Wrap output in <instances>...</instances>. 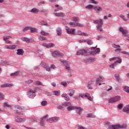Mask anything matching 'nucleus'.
<instances>
[{"instance_id":"obj_59","label":"nucleus","mask_w":129,"mask_h":129,"mask_svg":"<svg viewBox=\"0 0 129 129\" xmlns=\"http://www.w3.org/2000/svg\"><path fill=\"white\" fill-rule=\"evenodd\" d=\"M61 85H63L64 87L67 86V83L66 82H62L61 83Z\"/></svg>"},{"instance_id":"obj_19","label":"nucleus","mask_w":129,"mask_h":129,"mask_svg":"<svg viewBox=\"0 0 129 129\" xmlns=\"http://www.w3.org/2000/svg\"><path fill=\"white\" fill-rule=\"evenodd\" d=\"M108 129H119V126L118 124L110 125L108 126Z\"/></svg>"},{"instance_id":"obj_33","label":"nucleus","mask_w":129,"mask_h":129,"mask_svg":"<svg viewBox=\"0 0 129 129\" xmlns=\"http://www.w3.org/2000/svg\"><path fill=\"white\" fill-rule=\"evenodd\" d=\"M76 107L74 106H69L67 107V109L68 111H71V110H74Z\"/></svg>"},{"instance_id":"obj_46","label":"nucleus","mask_w":129,"mask_h":129,"mask_svg":"<svg viewBox=\"0 0 129 129\" xmlns=\"http://www.w3.org/2000/svg\"><path fill=\"white\" fill-rule=\"evenodd\" d=\"M4 107H5V108L10 107V105H9V103L8 102H6L4 103Z\"/></svg>"},{"instance_id":"obj_25","label":"nucleus","mask_w":129,"mask_h":129,"mask_svg":"<svg viewBox=\"0 0 129 129\" xmlns=\"http://www.w3.org/2000/svg\"><path fill=\"white\" fill-rule=\"evenodd\" d=\"M13 86V84H4L2 85H1V87L2 88H5V87H12Z\"/></svg>"},{"instance_id":"obj_60","label":"nucleus","mask_w":129,"mask_h":129,"mask_svg":"<svg viewBox=\"0 0 129 129\" xmlns=\"http://www.w3.org/2000/svg\"><path fill=\"white\" fill-rule=\"evenodd\" d=\"M88 45H92L93 44V42H92V40H88L87 42Z\"/></svg>"},{"instance_id":"obj_5","label":"nucleus","mask_w":129,"mask_h":129,"mask_svg":"<svg viewBox=\"0 0 129 129\" xmlns=\"http://www.w3.org/2000/svg\"><path fill=\"white\" fill-rule=\"evenodd\" d=\"M48 116H49V115L46 114L42 117L40 122V124L42 126H44L45 125V121H48Z\"/></svg>"},{"instance_id":"obj_39","label":"nucleus","mask_w":129,"mask_h":129,"mask_svg":"<svg viewBox=\"0 0 129 129\" xmlns=\"http://www.w3.org/2000/svg\"><path fill=\"white\" fill-rule=\"evenodd\" d=\"M41 104L42 106H46L48 104V102L47 101H43L41 102Z\"/></svg>"},{"instance_id":"obj_63","label":"nucleus","mask_w":129,"mask_h":129,"mask_svg":"<svg viewBox=\"0 0 129 129\" xmlns=\"http://www.w3.org/2000/svg\"><path fill=\"white\" fill-rule=\"evenodd\" d=\"M78 129H86L84 127H83V126H82L81 125H78Z\"/></svg>"},{"instance_id":"obj_12","label":"nucleus","mask_w":129,"mask_h":129,"mask_svg":"<svg viewBox=\"0 0 129 129\" xmlns=\"http://www.w3.org/2000/svg\"><path fill=\"white\" fill-rule=\"evenodd\" d=\"M87 53V50L85 49H81L77 51V55L79 56V55H85Z\"/></svg>"},{"instance_id":"obj_15","label":"nucleus","mask_w":129,"mask_h":129,"mask_svg":"<svg viewBox=\"0 0 129 129\" xmlns=\"http://www.w3.org/2000/svg\"><path fill=\"white\" fill-rule=\"evenodd\" d=\"M47 120L49 122H53V121H58V120H59V117H52L51 118H48Z\"/></svg>"},{"instance_id":"obj_11","label":"nucleus","mask_w":129,"mask_h":129,"mask_svg":"<svg viewBox=\"0 0 129 129\" xmlns=\"http://www.w3.org/2000/svg\"><path fill=\"white\" fill-rule=\"evenodd\" d=\"M5 49H9L10 50H15L17 48V45L11 44L10 45H6L4 47Z\"/></svg>"},{"instance_id":"obj_43","label":"nucleus","mask_w":129,"mask_h":129,"mask_svg":"<svg viewBox=\"0 0 129 129\" xmlns=\"http://www.w3.org/2000/svg\"><path fill=\"white\" fill-rule=\"evenodd\" d=\"M62 105L63 107H67V106H69V102H64L62 104Z\"/></svg>"},{"instance_id":"obj_21","label":"nucleus","mask_w":129,"mask_h":129,"mask_svg":"<svg viewBox=\"0 0 129 129\" xmlns=\"http://www.w3.org/2000/svg\"><path fill=\"white\" fill-rule=\"evenodd\" d=\"M24 53H25V51H24V50L22 49H17V55L23 56V55H24Z\"/></svg>"},{"instance_id":"obj_3","label":"nucleus","mask_w":129,"mask_h":129,"mask_svg":"<svg viewBox=\"0 0 129 129\" xmlns=\"http://www.w3.org/2000/svg\"><path fill=\"white\" fill-rule=\"evenodd\" d=\"M119 31L120 32V33H121L122 36H124V37L127 38V39L129 38L128 31H127V30L121 27L119 28Z\"/></svg>"},{"instance_id":"obj_36","label":"nucleus","mask_w":129,"mask_h":129,"mask_svg":"<svg viewBox=\"0 0 129 129\" xmlns=\"http://www.w3.org/2000/svg\"><path fill=\"white\" fill-rule=\"evenodd\" d=\"M31 13H35V14H38L39 13V10L36 8H33L31 10Z\"/></svg>"},{"instance_id":"obj_38","label":"nucleus","mask_w":129,"mask_h":129,"mask_svg":"<svg viewBox=\"0 0 129 129\" xmlns=\"http://www.w3.org/2000/svg\"><path fill=\"white\" fill-rule=\"evenodd\" d=\"M38 38L40 41H45L47 40V38L46 37H43L42 36H39Z\"/></svg>"},{"instance_id":"obj_20","label":"nucleus","mask_w":129,"mask_h":129,"mask_svg":"<svg viewBox=\"0 0 129 129\" xmlns=\"http://www.w3.org/2000/svg\"><path fill=\"white\" fill-rule=\"evenodd\" d=\"M15 120L17 122H24V121H26V119L20 117H16L15 118Z\"/></svg>"},{"instance_id":"obj_44","label":"nucleus","mask_w":129,"mask_h":129,"mask_svg":"<svg viewBox=\"0 0 129 129\" xmlns=\"http://www.w3.org/2000/svg\"><path fill=\"white\" fill-rule=\"evenodd\" d=\"M31 83H33V80H29L25 82V84H31Z\"/></svg>"},{"instance_id":"obj_47","label":"nucleus","mask_w":129,"mask_h":129,"mask_svg":"<svg viewBox=\"0 0 129 129\" xmlns=\"http://www.w3.org/2000/svg\"><path fill=\"white\" fill-rule=\"evenodd\" d=\"M87 117H93V118H95L96 116L94 115H92V114H88L87 115Z\"/></svg>"},{"instance_id":"obj_48","label":"nucleus","mask_w":129,"mask_h":129,"mask_svg":"<svg viewBox=\"0 0 129 129\" xmlns=\"http://www.w3.org/2000/svg\"><path fill=\"white\" fill-rule=\"evenodd\" d=\"M92 8H93V6H92V5H89L86 7V9L87 10H91V9H92Z\"/></svg>"},{"instance_id":"obj_4","label":"nucleus","mask_w":129,"mask_h":129,"mask_svg":"<svg viewBox=\"0 0 129 129\" xmlns=\"http://www.w3.org/2000/svg\"><path fill=\"white\" fill-rule=\"evenodd\" d=\"M28 96L29 98H34L36 96V90L30 89L28 92Z\"/></svg>"},{"instance_id":"obj_17","label":"nucleus","mask_w":129,"mask_h":129,"mask_svg":"<svg viewBox=\"0 0 129 129\" xmlns=\"http://www.w3.org/2000/svg\"><path fill=\"white\" fill-rule=\"evenodd\" d=\"M75 93V90H74V89L69 90L68 95H69V96H71V97L74 96Z\"/></svg>"},{"instance_id":"obj_31","label":"nucleus","mask_w":129,"mask_h":129,"mask_svg":"<svg viewBox=\"0 0 129 129\" xmlns=\"http://www.w3.org/2000/svg\"><path fill=\"white\" fill-rule=\"evenodd\" d=\"M119 126V129H125L126 127H127V125L125 124H123V125H120V124H118Z\"/></svg>"},{"instance_id":"obj_37","label":"nucleus","mask_w":129,"mask_h":129,"mask_svg":"<svg viewBox=\"0 0 129 129\" xmlns=\"http://www.w3.org/2000/svg\"><path fill=\"white\" fill-rule=\"evenodd\" d=\"M43 36H49V33L45 32L44 30L41 31L40 32Z\"/></svg>"},{"instance_id":"obj_64","label":"nucleus","mask_w":129,"mask_h":129,"mask_svg":"<svg viewBox=\"0 0 129 129\" xmlns=\"http://www.w3.org/2000/svg\"><path fill=\"white\" fill-rule=\"evenodd\" d=\"M58 109H63L64 108V107L62 105H59L57 107Z\"/></svg>"},{"instance_id":"obj_23","label":"nucleus","mask_w":129,"mask_h":129,"mask_svg":"<svg viewBox=\"0 0 129 129\" xmlns=\"http://www.w3.org/2000/svg\"><path fill=\"white\" fill-rule=\"evenodd\" d=\"M54 15H55L56 17H64L65 16V14L63 12L55 13Z\"/></svg>"},{"instance_id":"obj_58","label":"nucleus","mask_w":129,"mask_h":129,"mask_svg":"<svg viewBox=\"0 0 129 129\" xmlns=\"http://www.w3.org/2000/svg\"><path fill=\"white\" fill-rule=\"evenodd\" d=\"M55 8H57L58 10H62V9H63V8H62V7H61V6L58 5H56L55 6Z\"/></svg>"},{"instance_id":"obj_6","label":"nucleus","mask_w":129,"mask_h":129,"mask_svg":"<svg viewBox=\"0 0 129 129\" xmlns=\"http://www.w3.org/2000/svg\"><path fill=\"white\" fill-rule=\"evenodd\" d=\"M70 25L73 27V28H75V27H84V25L82 24H80L78 22H70Z\"/></svg>"},{"instance_id":"obj_10","label":"nucleus","mask_w":129,"mask_h":129,"mask_svg":"<svg viewBox=\"0 0 129 129\" xmlns=\"http://www.w3.org/2000/svg\"><path fill=\"white\" fill-rule=\"evenodd\" d=\"M11 38H12V36H11L6 35L3 37V40L6 44H12V41L9 40V39Z\"/></svg>"},{"instance_id":"obj_18","label":"nucleus","mask_w":129,"mask_h":129,"mask_svg":"<svg viewBox=\"0 0 129 129\" xmlns=\"http://www.w3.org/2000/svg\"><path fill=\"white\" fill-rule=\"evenodd\" d=\"M75 109H77V113H78V114H81L82 111H83V108L81 107H76Z\"/></svg>"},{"instance_id":"obj_45","label":"nucleus","mask_w":129,"mask_h":129,"mask_svg":"<svg viewBox=\"0 0 129 129\" xmlns=\"http://www.w3.org/2000/svg\"><path fill=\"white\" fill-rule=\"evenodd\" d=\"M93 49L96 53H99V52H100V49L99 48L93 47Z\"/></svg>"},{"instance_id":"obj_14","label":"nucleus","mask_w":129,"mask_h":129,"mask_svg":"<svg viewBox=\"0 0 129 129\" xmlns=\"http://www.w3.org/2000/svg\"><path fill=\"white\" fill-rule=\"evenodd\" d=\"M41 66L45 68L46 71H48V72H50V71H51V69H50V67L47 66V63H46L45 62H42L41 63Z\"/></svg>"},{"instance_id":"obj_8","label":"nucleus","mask_w":129,"mask_h":129,"mask_svg":"<svg viewBox=\"0 0 129 129\" xmlns=\"http://www.w3.org/2000/svg\"><path fill=\"white\" fill-rule=\"evenodd\" d=\"M67 33L71 35H75V29L74 28H69V27H67L66 28Z\"/></svg>"},{"instance_id":"obj_41","label":"nucleus","mask_w":129,"mask_h":129,"mask_svg":"<svg viewBox=\"0 0 129 129\" xmlns=\"http://www.w3.org/2000/svg\"><path fill=\"white\" fill-rule=\"evenodd\" d=\"M119 17L120 18H121V19H122L123 21H124V22H127V20L126 19H125L124 16L122 15V14H120L119 15Z\"/></svg>"},{"instance_id":"obj_56","label":"nucleus","mask_w":129,"mask_h":129,"mask_svg":"<svg viewBox=\"0 0 129 129\" xmlns=\"http://www.w3.org/2000/svg\"><path fill=\"white\" fill-rule=\"evenodd\" d=\"M39 25H40V26H47V23H45L43 22H39Z\"/></svg>"},{"instance_id":"obj_30","label":"nucleus","mask_w":129,"mask_h":129,"mask_svg":"<svg viewBox=\"0 0 129 129\" xmlns=\"http://www.w3.org/2000/svg\"><path fill=\"white\" fill-rule=\"evenodd\" d=\"M123 111L124 112H126L127 113H129V106H126L123 109Z\"/></svg>"},{"instance_id":"obj_9","label":"nucleus","mask_w":129,"mask_h":129,"mask_svg":"<svg viewBox=\"0 0 129 129\" xmlns=\"http://www.w3.org/2000/svg\"><path fill=\"white\" fill-rule=\"evenodd\" d=\"M52 56H53V57H62L63 56V54L62 52L55 51L52 52Z\"/></svg>"},{"instance_id":"obj_16","label":"nucleus","mask_w":129,"mask_h":129,"mask_svg":"<svg viewBox=\"0 0 129 129\" xmlns=\"http://www.w3.org/2000/svg\"><path fill=\"white\" fill-rule=\"evenodd\" d=\"M43 46H44V47H46V48H52V47L55 46V44H54L53 43H49L48 44L43 43Z\"/></svg>"},{"instance_id":"obj_51","label":"nucleus","mask_w":129,"mask_h":129,"mask_svg":"<svg viewBox=\"0 0 129 129\" xmlns=\"http://www.w3.org/2000/svg\"><path fill=\"white\" fill-rule=\"evenodd\" d=\"M117 59H118V57H113L112 58H110L109 59V61H114V60H117Z\"/></svg>"},{"instance_id":"obj_62","label":"nucleus","mask_w":129,"mask_h":129,"mask_svg":"<svg viewBox=\"0 0 129 129\" xmlns=\"http://www.w3.org/2000/svg\"><path fill=\"white\" fill-rule=\"evenodd\" d=\"M115 77L116 78V79H117V80L119 81V75H118V74H116L115 75Z\"/></svg>"},{"instance_id":"obj_13","label":"nucleus","mask_w":129,"mask_h":129,"mask_svg":"<svg viewBox=\"0 0 129 129\" xmlns=\"http://www.w3.org/2000/svg\"><path fill=\"white\" fill-rule=\"evenodd\" d=\"M117 63H121V59H118L116 61L114 62L113 63H112L111 65H110V68H113V69H114V67L117 65Z\"/></svg>"},{"instance_id":"obj_26","label":"nucleus","mask_w":129,"mask_h":129,"mask_svg":"<svg viewBox=\"0 0 129 129\" xmlns=\"http://www.w3.org/2000/svg\"><path fill=\"white\" fill-rule=\"evenodd\" d=\"M52 94H53V95L59 96V95H60V91H52Z\"/></svg>"},{"instance_id":"obj_7","label":"nucleus","mask_w":129,"mask_h":129,"mask_svg":"<svg viewBox=\"0 0 129 129\" xmlns=\"http://www.w3.org/2000/svg\"><path fill=\"white\" fill-rule=\"evenodd\" d=\"M120 100V97L118 96L113 97L109 100V103H113V102H117Z\"/></svg>"},{"instance_id":"obj_42","label":"nucleus","mask_w":129,"mask_h":129,"mask_svg":"<svg viewBox=\"0 0 129 129\" xmlns=\"http://www.w3.org/2000/svg\"><path fill=\"white\" fill-rule=\"evenodd\" d=\"M72 21H73V22H75L76 23H77L78 21H79V18L77 17H74L72 18Z\"/></svg>"},{"instance_id":"obj_24","label":"nucleus","mask_w":129,"mask_h":129,"mask_svg":"<svg viewBox=\"0 0 129 129\" xmlns=\"http://www.w3.org/2000/svg\"><path fill=\"white\" fill-rule=\"evenodd\" d=\"M77 35H79L80 36H87L88 35L86 33L82 32L81 31L79 30L77 32Z\"/></svg>"},{"instance_id":"obj_57","label":"nucleus","mask_w":129,"mask_h":129,"mask_svg":"<svg viewBox=\"0 0 129 129\" xmlns=\"http://www.w3.org/2000/svg\"><path fill=\"white\" fill-rule=\"evenodd\" d=\"M61 97H64V98H67V97H68V95H67V94L66 93L62 94L61 95Z\"/></svg>"},{"instance_id":"obj_54","label":"nucleus","mask_w":129,"mask_h":129,"mask_svg":"<svg viewBox=\"0 0 129 129\" xmlns=\"http://www.w3.org/2000/svg\"><path fill=\"white\" fill-rule=\"evenodd\" d=\"M124 89V91H125V92L129 93V87H125Z\"/></svg>"},{"instance_id":"obj_55","label":"nucleus","mask_w":129,"mask_h":129,"mask_svg":"<svg viewBox=\"0 0 129 129\" xmlns=\"http://www.w3.org/2000/svg\"><path fill=\"white\" fill-rule=\"evenodd\" d=\"M28 30H30V27H26L23 29V31L27 32Z\"/></svg>"},{"instance_id":"obj_22","label":"nucleus","mask_w":129,"mask_h":129,"mask_svg":"<svg viewBox=\"0 0 129 129\" xmlns=\"http://www.w3.org/2000/svg\"><path fill=\"white\" fill-rule=\"evenodd\" d=\"M94 10L96 11L97 13H100V12H102V9L101 7L99 6H96L94 7Z\"/></svg>"},{"instance_id":"obj_61","label":"nucleus","mask_w":129,"mask_h":129,"mask_svg":"<svg viewBox=\"0 0 129 129\" xmlns=\"http://www.w3.org/2000/svg\"><path fill=\"white\" fill-rule=\"evenodd\" d=\"M50 69H56V66L54 64H51Z\"/></svg>"},{"instance_id":"obj_34","label":"nucleus","mask_w":129,"mask_h":129,"mask_svg":"<svg viewBox=\"0 0 129 129\" xmlns=\"http://www.w3.org/2000/svg\"><path fill=\"white\" fill-rule=\"evenodd\" d=\"M15 108H16L17 109H21V110H24L25 109V107L24 106H21L20 105H15Z\"/></svg>"},{"instance_id":"obj_40","label":"nucleus","mask_w":129,"mask_h":129,"mask_svg":"<svg viewBox=\"0 0 129 129\" xmlns=\"http://www.w3.org/2000/svg\"><path fill=\"white\" fill-rule=\"evenodd\" d=\"M18 75H19V72H16L14 73H12L11 74V76H12L13 77H16V76H18Z\"/></svg>"},{"instance_id":"obj_53","label":"nucleus","mask_w":129,"mask_h":129,"mask_svg":"<svg viewBox=\"0 0 129 129\" xmlns=\"http://www.w3.org/2000/svg\"><path fill=\"white\" fill-rule=\"evenodd\" d=\"M91 4H94V5H97L98 3L95 0H90Z\"/></svg>"},{"instance_id":"obj_28","label":"nucleus","mask_w":129,"mask_h":129,"mask_svg":"<svg viewBox=\"0 0 129 129\" xmlns=\"http://www.w3.org/2000/svg\"><path fill=\"white\" fill-rule=\"evenodd\" d=\"M103 77L100 76L99 78L97 79L96 83H99V82H101V81H103Z\"/></svg>"},{"instance_id":"obj_50","label":"nucleus","mask_w":129,"mask_h":129,"mask_svg":"<svg viewBox=\"0 0 129 129\" xmlns=\"http://www.w3.org/2000/svg\"><path fill=\"white\" fill-rule=\"evenodd\" d=\"M113 48H115L116 49H117L118 48H120V46L119 45L117 44H113L112 45Z\"/></svg>"},{"instance_id":"obj_1","label":"nucleus","mask_w":129,"mask_h":129,"mask_svg":"<svg viewBox=\"0 0 129 129\" xmlns=\"http://www.w3.org/2000/svg\"><path fill=\"white\" fill-rule=\"evenodd\" d=\"M94 24H97L96 28L98 31L99 32H103V29H102V25H103V20L100 19L99 20H93Z\"/></svg>"},{"instance_id":"obj_35","label":"nucleus","mask_w":129,"mask_h":129,"mask_svg":"<svg viewBox=\"0 0 129 129\" xmlns=\"http://www.w3.org/2000/svg\"><path fill=\"white\" fill-rule=\"evenodd\" d=\"M0 64L3 66H5V65H8V61L6 60H2Z\"/></svg>"},{"instance_id":"obj_49","label":"nucleus","mask_w":129,"mask_h":129,"mask_svg":"<svg viewBox=\"0 0 129 129\" xmlns=\"http://www.w3.org/2000/svg\"><path fill=\"white\" fill-rule=\"evenodd\" d=\"M36 85H41V86H43V84L41 83V82L37 81L35 82Z\"/></svg>"},{"instance_id":"obj_52","label":"nucleus","mask_w":129,"mask_h":129,"mask_svg":"<svg viewBox=\"0 0 129 129\" xmlns=\"http://www.w3.org/2000/svg\"><path fill=\"white\" fill-rule=\"evenodd\" d=\"M5 98V95L3 93H0V100Z\"/></svg>"},{"instance_id":"obj_27","label":"nucleus","mask_w":129,"mask_h":129,"mask_svg":"<svg viewBox=\"0 0 129 129\" xmlns=\"http://www.w3.org/2000/svg\"><path fill=\"white\" fill-rule=\"evenodd\" d=\"M29 30L31 33H35V32H37L38 31V29L37 28L32 27H29Z\"/></svg>"},{"instance_id":"obj_32","label":"nucleus","mask_w":129,"mask_h":129,"mask_svg":"<svg viewBox=\"0 0 129 129\" xmlns=\"http://www.w3.org/2000/svg\"><path fill=\"white\" fill-rule=\"evenodd\" d=\"M21 40L23 41V42H27V43H30V39L27 37H23L21 38Z\"/></svg>"},{"instance_id":"obj_2","label":"nucleus","mask_w":129,"mask_h":129,"mask_svg":"<svg viewBox=\"0 0 129 129\" xmlns=\"http://www.w3.org/2000/svg\"><path fill=\"white\" fill-rule=\"evenodd\" d=\"M60 61L61 62V63H62V64H63L64 66H66V70L68 71V72H71V68L70 66V62H69V61L66 60H62V59H60Z\"/></svg>"},{"instance_id":"obj_29","label":"nucleus","mask_w":129,"mask_h":129,"mask_svg":"<svg viewBox=\"0 0 129 129\" xmlns=\"http://www.w3.org/2000/svg\"><path fill=\"white\" fill-rule=\"evenodd\" d=\"M56 33H57L58 36H61V35L62 34V30H61V28H58L56 29Z\"/></svg>"}]
</instances>
